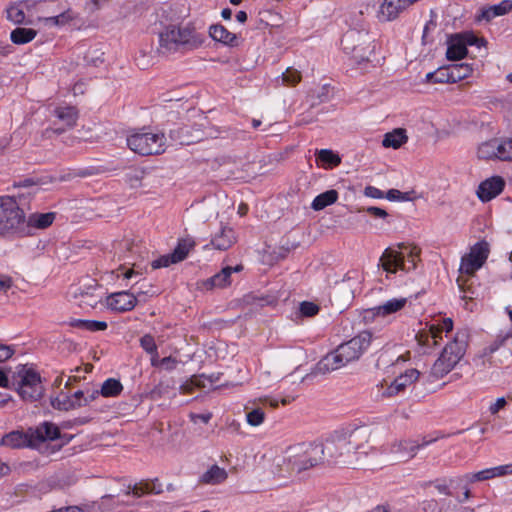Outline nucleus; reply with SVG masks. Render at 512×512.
Wrapping results in <instances>:
<instances>
[{
    "mask_svg": "<svg viewBox=\"0 0 512 512\" xmlns=\"http://www.w3.org/2000/svg\"><path fill=\"white\" fill-rule=\"evenodd\" d=\"M407 135L404 129L397 128L392 132H388L384 135L382 140V145L386 148H394L398 149L402 146V144L407 142Z\"/></svg>",
    "mask_w": 512,
    "mask_h": 512,
    "instance_id": "nucleus-32",
    "label": "nucleus"
},
{
    "mask_svg": "<svg viewBox=\"0 0 512 512\" xmlns=\"http://www.w3.org/2000/svg\"><path fill=\"white\" fill-rule=\"evenodd\" d=\"M237 241L234 229L228 225H221L217 231L211 235L210 243L205 245V249L211 246L215 250L226 251L230 249Z\"/></svg>",
    "mask_w": 512,
    "mask_h": 512,
    "instance_id": "nucleus-20",
    "label": "nucleus"
},
{
    "mask_svg": "<svg viewBox=\"0 0 512 512\" xmlns=\"http://www.w3.org/2000/svg\"><path fill=\"white\" fill-rule=\"evenodd\" d=\"M171 388L169 383H165L161 381L158 385H156L150 392L152 399H158L164 396L168 390Z\"/></svg>",
    "mask_w": 512,
    "mask_h": 512,
    "instance_id": "nucleus-52",
    "label": "nucleus"
},
{
    "mask_svg": "<svg viewBox=\"0 0 512 512\" xmlns=\"http://www.w3.org/2000/svg\"><path fill=\"white\" fill-rule=\"evenodd\" d=\"M373 340L370 331H362L352 339L340 344L334 351L324 356L317 364L321 373H327L358 360L369 348Z\"/></svg>",
    "mask_w": 512,
    "mask_h": 512,
    "instance_id": "nucleus-3",
    "label": "nucleus"
},
{
    "mask_svg": "<svg viewBox=\"0 0 512 512\" xmlns=\"http://www.w3.org/2000/svg\"><path fill=\"white\" fill-rule=\"evenodd\" d=\"M155 481H141L139 483H136L133 486L128 487L127 494H133L135 497H141L145 494L155 493L159 494L162 492L161 484L156 483Z\"/></svg>",
    "mask_w": 512,
    "mask_h": 512,
    "instance_id": "nucleus-30",
    "label": "nucleus"
},
{
    "mask_svg": "<svg viewBox=\"0 0 512 512\" xmlns=\"http://www.w3.org/2000/svg\"><path fill=\"white\" fill-rule=\"evenodd\" d=\"M189 131V128L186 126L171 130L170 138L178 142L180 145H190L195 141H198V139L189 135Z\"/></svg>",
    "mask_w": 512,
    "mask_h": 512,
    "instance_id": "nucleus-41",
    "label": "nucleus"
},
{
    "mask_svg": "<svg viewBox=\"0 0 512 512\" xmlns=\"http://www.w3.org/2000/svg\"><path fill=\"white\" fill-rule=\"evenodd\" d=\"M437 14L431 10L429 14V19L425 22V25L423 27V32H430L432 30H435L437 28Z\"/></svg>",
    "mask_w": 512,
    "mask_h": 512,
    "instance_id": "nucleus-55",
    "label": "nucleus"
},
{
    "mask_svg": "<svg viewBox=\"0 0 512 512\" xmlns=\"http://www.w3.org/2000/svg\"><path fill=\"white\" fill-rule=\"evenodd\" d=\"M494 478L512 474V463L492 467Z\"/></svg>",
    "mask_w": 512,
    "mask_h": 512,
    "instance_id": "nucleus-54",
    "label": "nucleus"
},
{
    "mask_svg": "<svg viewBox=\"0 0 512 512\" xmlns=\"http://www.w3.org/2000/svg\"><path fill=\"white\" fill-rule=\"evenodd\" d=\"M127 145L143 156L161 154L166 149V138L161 132H137L127 138Z\"/></svg>",
    "mask_w": 512,
    "mask_h": 512,
    "instance_id": "nucleus-8",
    "label": "nucleus"
},
{
    "mask_svg": "<svg viewBox=\"0 0 512 512\" xmlns=\"http://www.w3.org/2000/svg\"><path fill=\"white\" fill-rule=\"evenodd\" d=\"M190 245L185 241L180 242L174 251L170 254L163 255L152 262V268L158 269L162 267H168L171 264H175L183 261L189 252Z\"/></svg>",
    "mask_w": 512,
    "mask_h": 512,
    "instance_id": "nucleus-23",
    "label": "nucleus"
},
{
    "mask_svg": "<svg viewBox=\"0 0 512 512\" xmlns=\"http://www.w3.org/2000/svg\"><path fill=\"white\" fill-rule=\"evenodd\" d=\"M468 334L466 331L456 332L452 341L443 349L439 358L431 368V375L441 379L447 375L464 356L467 348Z\"/></svg>",
    "mask_w": 512,
    "mask_h": 512,
    "instance_id": "nucleus-6",
    "label": "nucleus"
},
{
    "mask_svg": "<svg viewBox=\"0 0 512 512\" xmlns=\"http://www.w3.org/2000/svg\"><path fill=\"white\" fill-rule=\"evenodd\" d=\"M107 306L117 312L131 311L137 304V298L134 294L121 291L112 293L107 297Z\"/></svg>",
    "mask_w": 512,
    "mask_h": 512,
    "instance_id": "nucleus-22",
    "label": "nucleus"
},
{
    "mask_svg": "<svg viewBox=\"0 0 512 512\" xmlns=\"http://www.w3.org/2000/svg\"><path fill=\"white\" fill-rule=\"evenodd\" d=\"M13 385L17 386L16 390L19 396L25 401H37L44 394L41 377L39 373L32 368L25 366L20 367L16 372Z\"/></svg>",
    "mask_w": 512,
    "mask_h": 512,
    "instance_id": "nucleus-7",
    "label": "nucleus"
},
{
    "mask_svg": "<svg viewBox=\"0 0 512 512\" xmlns=\"http://www.w3.org/2000/svg\"><path fill=\"white\" fill-rule=\"evenodd\" d=\"M489 255V247L486 242L476 243L470 252L465 254L461 259L460 272L468 276L475 274L484 263Z\"/></svg>",
    "mask_w": 512,
    "mask_h": 512,
    "instance_id": "nucleus-15",
    "label": "nucleus"
},
{
    "mask_svg": "<svg viewBox=\"0 0 512 512\" xmlns=\"http://www.w3.org/2000/svg\"><path fill=\"white\" fill-rule=\"evenodd\" d=\"M51 405L54 409L62 411H69L79 408V403L73 404L70 395L64 392H61L58 396L52 398Z\"/></svg>",
    "mask_w": 512,
    "mask_h": 512,
    "instance_id": "nucleus-40",
    "label": "nucleus"
},
{
    "mask_svg": "<svg viewBox=\"0 0 512 512\" xmlns=\"http://www.w3.org/2000/svg\"><path fill=\"white\" fill-rule=\"evenodd\" d=\"M107 0H89L86 3V9L93 12L99 9Z\"/></svg>",
    "mask_w": 512,
    "mask_h": 512,
    "instance_id": "nucleus-64",
    "label": "nucleus"
},
{
    "mask_svg": "<svg viewBox=\"0 0 512 512\" xmlns=\"http://www.w3.org/2000/svg\"><path fill=\"white\" fill-rule=\"evenodd\" d=\"M281 374L273 373L269 370L263 371L260 375L261 387L268 388L279 380Z\"/></svg>",
    "mask_w": 512,
    "mask_h": 512,
    "instance_id": "nucleus-47",
    "label": "nucleus"
},
{
    "mask_svg": "<svg viewBox=\"0 0 512 512\" xmlns=\"http://www.w3.org/2000/svg\"><path fill=\"white\" fill-rule=\"evenodd\" d=\"M477 156L483 160L512 161V139H490L479 145Z\"/></svg>",
    "mask_w": 512,
    "mask_h": 512,
    "instance_id": "nucleus-13",
    "label": "nucleus"
},
{
    "mask_svg": "<svg viewBox=\"0 0 512 512\" xmlns=\"http://www.w3.org/2000/svg\"><path fill=\"white\" fill-rule=\"evenodd\" d=\"M364 195L367 197H370V198H375V199H381L384 197L383 191H381L380 189H378L374 186L365 187Z\"/></svg>",
    "mask_w": 512,
    "mask_h": 512,
    "instance_id": "nucleus-57",
    "label": "nucleus"
},
{
    "mask_svg": "<svg viewBox=\"0 0 512 512\" xmlns=\"http://www.w3.org/2000/svg\"><path fill=\"white\" fill-rule=\"evenodd\" d=\"M14 353L11 346L0 344V362L8 360Z\"/></svg>",
    "mask_w": 512,
    "mask_h": 512,
    "instance_id": "nucleus-60",
    "label": "nucleus"
},
{
    "mask_svg": "<svg viewBox=\"0 0 512 512\" xmlns=\"http://www.w3.org/2000/svg\"><path fill=\"white\" fill-rule=\"evenodd\" d=\"M54 114L61 122H63L66 128H72L76 125L78 119V111L75 107H57L54 110Z\"/></svg>",
    "mask_w": 512,
    "mask_h": 512,
    "instance_id": "nucleus-33",
    "label": "nucleus"
},
{
    "mask_svg": "<svg viewBox=\"0 0 512 512\" xmlns=\"http://www.w3.org/2000/svg\"><path fill=\"white\" fill-rule=\"evenodd\" d=\"M504 186V180L500 176H494L479 185L477 195L483 202L490 201L502 192Z\"/></svg>",
    "mask_w": 512,
    "mask_h": 512,
    "instance_id": "nucleus-24",
    "label": "nucleus"
},
{
    "mask_svg": "<svg viewBox=\"0 0 512 512\" xmlns=\"http://www.w3.org/2000/svg\"><path fill=\"white\" fill-rule=\"evenodd\" d=\"M460 75L451 72V66L441 67L435 71V83H455L460 81Z\"/></svg>",
    "mask_w": 512,
    "mask_h": 512,
    "instance_id": "nucleus-42",
    "label": "nucleus"
},
{
    "mask_svg": "<svg viewBox=\"0 0 512 512\" xmlns=\"http://www.w3.org/2000/svg\"><path fill=\"white\" fill-rule=\"evenodd\" d=\"M300 312L303 316L312 317L319 312V307L313 302L304 301L300 304Z\"/></svg>",
    "mask_w": 512,
    "mask_h": 512,
    "instance_id": "nucleus-49",
    "label": "nucleus"
},
{
    "mask_svg": "<svg viewBox=\"0 0 512 512\" xmlns=\"http://www.w3.org/2000/svg\"><path fill=\"white\" fill-rule=\"evenodd\" d=\"M140 345L149 354L155 353L157 350V345L155 343L154 337L150 334H145L144 336L141 337Z\"/></svg>",
    "mask_w": 512,
    "mask_h": 512,
    "instance_id": "nucleus-48",
    "label": "nucleus"
},
{
    "mask_svg": "<svg viewBox=\"0 0 512 512\" xmlns=\"http://www.w3.org/2000/svg\"><path fill=\"white\" fill-rule=\"evenodd\" d=\"M444 437L445 435L439 432L436 434L435 437H422L421 442L416 440L395 441L394 443L391 444L389 451L394 456V460L405 462L415 457L419 449L426 447L436 442L438 439Z\"/></svg>",
    "mask_w": 512,
    "mask_h": 512,
    "instance_id": "nucleus-12",
    "label": "nucleus"
},
{
    "mask_svg": "<svg viewBox=\"0 0 512 512\" xmlns=\"http://www.w3.org/2000/svg\"><path fill=\"white\" fill-rule=\"evenodd\" d=\"M214 379L212 376H193L190 380H187L180 386V391L183 394H191L196 388H206L208 385H212Z\"/></svg>",
    "mask_w": 512,
    "mask_h": 512,
    "instance_id": "nucleus-31",
    "label": "nucleus"
},
{
    "mask_svg": "<svg viewBox=\"0 0 512 512\" xmlns=\"http://www.w3.org/2000/svg\"><path fill=\"white\" fill-rule=\"evenodd\" d=\"M354 42V34H345L341 40V45L346 53L352 54V59L357 65L370 61V56L374 51L375 46L368 44L367 46L357 45L352 46Z\"/></svg>",
    "mask_w": 512,
    "mask_h": 512,
    "instance_id": "nucleus-21",
    "label": "nucleus"
},
{
    "mask_svg": "<svg viewBox=\"0 0 512 512\" xmlns=\"http://www.w3.org/2000/svg\"><path fill=\"white\" fill-rule=\"evenodd\" d=\"M203 34H158L160 54L168 55L194 49L204 42Z\"/></svg>",
    "mask_w": 512,
    "mask_h": 512,
    "instance_id": "nucleus-9",
    "label": "nucleus"
},
{
    "mask_svg": "<svg viewBox=\"0 0 512 512\" xmlns=\"http://www.w3.org/2000/svg\"><path fill=\"white\" fill-rule=\"evenodd\" d=\"M485 43V39L476 37V34H451L447 40L446 57L450 61L461 60L467 55L468 45L480 47Z\"/></svg>",
    "mask_w": 512,
    "mask_h": 512,
    "instance_id": "nucleus-14",
    "label": "nucleus"
},
{
    "mask_svg": "<svg viewBox=\"0 0 512 512\" xmlns=\"http://www.w3.org/2000/svg\"><path fill=\"white\" fill-rule=\"evenodd\" d=\"M44 3L47 5V9L45 12L40 13L38 29H67L78 23L79 17L72 9L69 8L57 15H54L57 12V2L44 0Z\"/></svg>",
    "mask_w": 512,
    "mask_h": 512,
    "instance_id": "nucleus-10",
    "label": "nucleus"
},
{
    "mask_svg": "<svg viewBox=\"0 0 512 512\" xmlns=\"http://www.w3.org/2000/svg\"><path fill=\"white\" fill-rule=\"evenodd\" d=\"M510 11H512V0H503L498 4L481 8L476 20L489 22L495 17L505 15Z\"/></svg>",
    "mask_w": 512,
    "mask_h": 512,
    "instance_id": "nucleus-25",
    "label": "nucleus"
},
{
    "mask_svg": "<svg viewBox=\"0 0 512 512\" xmlns=\"http://www.w3.org/2000/svg\"><path fill=\"white\" fill-rule=\"evenodd\" d=\"M286 252L287 250H284L283 248L267 245L262 251L261 261L265 265L272 266L279 259L285 257Z\"/></svg>",
    "mask_w": 512,
    "mask_h": 512,
    "instance_id": "nucleus-38",
    "label": "nucleus"
},
{
    "mask_svg": "<svg viewBox=\"0 0 512 512\" xmlns=\"http://www.w3.org/2000/svg\"><path fill=\"white\" fill-rule=\"evenodd\" d=\"M46 7L44 0H21L6 8V18L15 25L31 27L16 28L13 32H36L34 29L39 28L40 13L45 12Z\"/></svg>",
    "mask_w": 512,
    "mask_h": 512,
    "instance_id": "nucleus-4",
    "label": "nucleus"
},
{
    "mask_svg": "<svg viewBox=\"0 0 512 512\" xmlns=\"http://www.w3.org/2000/svg\"><path fill=\"white\" fill-rule=\"evenodd\" d=\"M490 479H494L492 467L478 471L476 473H467L463 475V478H461V480H467L471 483L486 481Z\"/></svg>",
    "mask_w": 512,
    "mask_h": 512,
    "instance_id": "nucleus-43",
    "label": "nucleus"
},
{
    "mask_svg": "<svg viewBox=\"0 0 512 512\" xmlns=\"http://www.w3.org/2000/svg\"><path fill=\"white\" fill-rule=\"evenodd\" d=\"M25 215L12 197L0 198V234L16 232L24 224Z\"/></svg>",
    "mask_w": 512,
    "mask_h": 512,
    "instance_id": "nucleus-11",
    "label": "nucleus"
},
{
    "mask_svg": "<svg viewBox=\"0 0 512 512\" xmlns=\"http://www.w3.org/2000/svg\"><path fill=\"white\" fill-rule=\"evenodd\" d=\"M232 269L230 266L222 268V270L212 277L206 279L202 283V287L206 290H212L214 288H226L232 283Z\"/></svg>",
    "mask_w": 512,
    "mask_h": 512,
    "instance_id": "nucleus-26",
    "label": "nucleus"
},
{
    "mask_svg": "<svg viewBox=\"0 0 512 512\" xmlns=\"http://www.w3.org/2000/svg\"><path fill=\"white\" fill-rule=\"evenodd\" d=\"M407 303L406 298H394L386 301L382 305L376 307L375 314L378 316H387L403 309Z\"/></svg>",
    "mask_w": 512,
    "mask_h": 512,
    "instance_id": "nucleus-34",
    "label": "nucleus"
},
{
    "mask_svg": "<svg viewBox=\"0 0 512 512\" xmlns=\"http://www.w3.org/2000/svg\"><path fill=\"white\" fill-rule=\"evenodd\" d=\"M338 199V192L334 189L325 191L316 196L311 204V208L320 211L329 205L334 204Z\"/></svg>",
    "mask_w": 512,
    "mask_h": 512,
    "instance_id": "nucleus-36",
    "label": "nucleus"
},
{
    "mask_svg": "<svg viewBox=\"0 0 512 512\" xmlns=\"http://www.w3.org/2000/svg\"><path fill=\"white\" fill-rule=\"evenodd\" d=\"M32 443L33 440L31 438V432L28 434L21 431H12L4 435L0 442L2 446L10 448L25 447L31 445Z\"/></svg>",
    "mask_w": 512,
    "mask_h": 512,
    "instance_id": "nucleus-27",
    "label": "nucleus"
},
{
    "mask_svg": "<svg viewBox=\"0 0 512 512\" xmlns=\"http://www.w3.org/2000/svg\"><path fill=\"white\" fill-rule=\"evenodd\" d=\"M227 478L228 473L224 468L212 465L200 476L199 482L207 485H219L225 482Z\"/></svg>",
    "mask_w": 512,
    "mask_h": 512,
    "instance_id": "nucleus-29",
    "label": "nucleus"
},
{
    "mask_svg": "<svg viewBox=\"0 0 512 512\" xmlns=\"http://www.w3.org/2000/svg\"><path fill=\"white\" fill-rule=\"evenodd\" d=\"M60 430L57 425L51 422L40 424L34 431H31L32 440L47 441L59 438Z\"/></svg>",
    "mask_w": 512,
    "mask_h": 512,
    "instance_id": "nucleus-28",
    "label": "nucleus"
},
{
    "mask_svg": "<svg viewBox=\"0 0 512 512\" xmlns=\"http://www.w3.org/2000/svg\"><path fill=\"white\" fill-rule=\"evenodd\" d=\"M277 300L278 297L275 294L267 295L266 297L258 296V306L274 305L277 302Z\"/></svg>",
    "mask_w": 512,
    "mask_h": 512,
    "instance_id": "nucleus-61",
    "label": "nucleus"
},
{
    "mask_svg": "<svg viewBox=\"0 0 512 512\" xmlns=\"http://www.w3.org/2000/svg\"><path fill=\"white\" fill-rule=\"evenodd\" d=\"M326 464L321 442H302L286 448L284 455L276 446H264L258 462L259 481L267 485L279 484L291 473H301Z\"/></svg>",
    "mask_w": 512,
    "mask_h": 512,
    "instance_id": "nucleus-1",
    "label": "nucleus"
},
{
    "mask_svg": "<svg viewBox=\"0 0 512 512\" xmlns=\"http://www.w3.org/2000/svg\"><path fill=\"white\" fill-rule=\"evenodd\" d=\"M420 254L421 249L418 246L400 243L397 249H385L380 257V263L387 273L395 274L398 270L410 272L416 269Z\"/></svg>",
    "mask_w": 512,
    "mask_h": 512,
    "instance_id": "nucleus-5",
    "label": "nucleus"
},
{
    "mask_svg": "<svg viewBox=\"0 0 512 512\" xmlns=\"http://www.w3.org/2000/svg\"><path fill=\"white\" fill-rule=\"evenodd\" d=\"M123 385L115 378H108L103 382L100 389V394L103 397H117L121 394Z\"/></svg>",
    "mask_w": 512,
    "mask_h": 512,
    "instance_id": "nucleus-39",
    "label": "nucleus"
},
{
    "mask_svg": "<svg viewBox=\"0 0 512 512\" xmlns=\"http://www.w3.org/2000/svg\"><path fill=\"white\" fill-rule=\"evenodd\" d=\"M70 397L73 404L79 403V408L85 406L84 392L82 390L76 391Z\"/></svg>",
    "mask_w": 512,
    "mask_h": 512,
    "instance_id": "nucleus-63",
    "label": "nucleus"
},
{
    "mask_svg": "<svg viewBox=\"0 0 512 512\" xmlns=\"http://www.w3.org/2000/svg\"><path fill=\"white\" fill-rule=\"evenodd\" d=\"M179 361L171 356L164 357L161 359V367L167 371H173L176 369Z\"/></svg>",
    "mask_w": 512,
    "mask_h": 512,
    "instance_id": "nucleus-56",
    "label": "nucleus"
},
{
    "mask_svg": "<svg viewBox=\"0 0 512 512\" xmlns=\"http://www.w3.org/2000/svg\"><path fill=\"white\" fill-rule=\"evenodd\" d=\"M363 210L375 218L385 219L388 216V213L380 207L371 206Z\"/></svg>",
    "mask_w": 512,
    "mask_h": 512,
    "instance_id": "nucleus-58",
    "label": "nucleus"
},
{
    "mask_svg": "<svg viewBox=\"0 0 512 512\" xmlns=\"http://www.w3.org/2000/svg\"><path fill=\"white\" fill-rule=\"evenodd\" d=\"M317 157L321 162L327 163L331 166H338L341 163L340 157L332 150L322 149L318 151Z\"/></svg>",
    "mask_w": 512,
    "mask_h": 512,
    "instance_id": "nucleus-44",
    "label": "nucleus"
},
{
    "mask_svg": "<svg viewBox=\"0 0 512 512\" xmlns=\"http://www.w3.org/2000/svg\"><path fill=\"white\" fill-rule=\"evenodd\" d=\"M453 329V322L450 318H445L438 324H431L428 331H421L416 335L418 343L422 346H429L430 340L433 345L438 344V339H442L443 332H450Z\"/></svg>",
    "mask_w": 512,
    "mask_h": 512,
    "instance_id": "nucleus-19",
    "label": "nucleus"
},
{
    "mask_svg": "<svg viewBox=\"0 0 512 512\" xmlns=\"http://www.w3.org/2000/svg\"><path fill=\"white\" fill-rule=\"evenodd\" d=\"M69 325L71 327L78 328L80 330L90 331V332L104 331L108 327V325L105 321L86 320V319H72V320H70Z\"/></svg>",
    "mask_w": 512,
    "mask_h": 512,
    "instance_id": "nucleus-35",
    "label": "nucleus"
},
{
    "mask_svg": "<svg viewBox=\"0 0 512 512\" xmlns=\"http://www.w3.org/2000/svg\"><path fill=\"white\" fill-rule=\"evenodd\" d=\"M472 71H473L472 67L466 63L451 65V72H455L456 74H459L461 76L460 80L469 77L471 75Z\"/></svg>",
    "mask_w": 512,
    "mask_h": 512,
    "instance_id": "nucleus-50",
    "label": "nucleus"
},
{
    "mask_svg": "<svg viewBox=\"0 0 512 512\" xmlns=\"http://www.w3.org/2000/svg\"><path fill=\"white\" fill-rule=\"evenodd\" d=\"M420 376V372L417 369H408L404 373H401L389 384L385 381L381 385V394L384 397H393L399 393L405 391V389L415 383Z\"/></svg>",
    "mask_w": 512,
    "mask_h": 512,
    "instance_id": "nucleus-17",
    "label": "nucleus"
},
{
    "mask_svg": "<svg viewBox=\"0 0 512 512\" xmlns=\"http://www.w3.org/2000/svg\"><path fill=\"white\" fill-rule=\"evenodd\" d=\"M370 431L365 427L335 431L321 442L326 464L359 465L369 454Z\"/></svg>",
    "mask_w": 512,
    "mask_h": 512,
    "instance_id": "nucleus-2",
    "label": "nucleus"
},
{
    "mask_svg": "<svg viewBox=\"0 0 512 512\" xmlns=\"http://www.w3.org/2000/svg\"><path fill=\"white\" fill-rule=\"evenodd\" d=\"M55 220V213H34L28 217L27 223L30 227L45 229Z\"/></svg>",
    "mask_w": 512,
    "mask_h": 512,
    "instance_id": "nucleus-37",
    "label": "nucleus"
},
{
    "mask_svg": "<svg viewBox=\"0 0 512 512\" xmlns=\"http://www.w3.org/2000/svg\"><path fill=\"white\" fill-rule=\"evenodd\" d=\"M363 275L358 270L348 271L344 278L333 288L335 297L341 296L345 303L351 301L361 289Z\"/></svg>",
    "mask_w": 512,
    "mask_h": 512,
    "instance_id": "nucleus-16",
    "label": "nucleus"
},
{
    "mask_svg": "<svg viewBox=\"0 0 512 512\" xmlns=\"http://www.w3.org/2000/svg\"><path fill=\"white\" fill-rule=\"evenodd\" d=\"M301 80V74L298 70L294 68H287L285 72L282 73V82L286 85L294 86Z\"/></svg>",
    "mask_w": 512,
    "mask_h": 512,
    "instance_id": "nucleus-46",
    "label": "nucleus"
},
{
    "mask_svg": "<svg viewBox=\"0 0 512 512\" xmlns=\"http://www.w3.org/2000/svg\"><path fill=\"white\" fill-rule=\"evenodd\" d=\"M386 198L390 201H410L412 199L409 192L403 193L397 189H390Z\"/></svg>",
    "mask_w": 512,
    "mask_h": 512,
    "instance_id": "nucleus-51",
    "label": "nucleus"
},
{
    "mask_svg": "<svg viewBox=\"0 0 512 512\" xmlns=\"http://www.w3.org/2000/svg\"><path fill=\"white\" fill-rule=\"evenodd\" d=\"M278 400L270 397H258V405L261 404L263 407L269 406L271 408H276L278 406Z\"/></svg>",
    "mask_w": 512,
    "mask_h": 512,
    "instance_id": "nucleus-62",
    "label": "nucleus"
},
{
    "mask_svg": "<svg viewBox=\"0 0 512 512\" xmlns=\"http://www.w3.org/2000/svg\"><path fill=\"white\" fill-rule=\"evenodd\" d=\"M507 404V401L504 397L498 398L494 403L489 406V412L491 414H497L501 409H503Z\"/></svg>",
    "mask_w": 512,
    "mask_h": 512,
    "instance_id": "nucleus-59",
    "label": "nucleus"
},
{
    "mask_svg": "<svg viewBox=\"0 0 512 512\" xmlns=\"http://www.w3.org/2000/svg\"><path fill=\"white\" fill-rule=\"evenodd\" d=\"M418 1L419 0H383L379 7L377 18L381 22L393 21Z\"/></svg>",
    "mask_w": 512,
    "mask_h": 512,
    "instance_id": "nucleus-18",
    "label": "nucleus"
},
{
    "mask_svg": "<svg viewBox=\"0 0 512 512\" xmlns=\"http://www.w3.org/2000/svg\"><path fill=\"white\" fill-rule=\"evenodd\" d=\"M209 37L215 42L231 47L237 46L239 43L237 34H209Z\"/></svg>",
    "mask_w": 512,
    "mask_h": 512,
    "instance_id": "nucleus-45",
    "label": "nucleus"
},
{
    "mask_svg": "<svg viewBox=\"0 0 512 512\" xmlns=\"http://www.w3.org/2000/svg\"><path fill=\"white\" fill-rule=\"evenodd\" d=\"M36 34H10L14 44L22 45L31 42Z\"/></svg>",
    "mask_w": 512,
    "mask_h": 512,
    "instance_id": "nucleus-53",
    "label": "nucleus"
}]
</instances>
